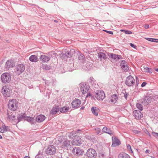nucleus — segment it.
I'll return each mask as SVG.
<instances>
[{
	"mask_svg": "<svg viewBox=\"0 0 158 158\" xmlns=\"http://www.w3.org/2000/svg\"><path fill=\"white\" fill-rule=\"evenodd\" d=\"M2 131H3V133L6 132L7 131V127L5 125H2Z\"/></svg>",
	"mask_w": 158,
	"mask_h": 158,
	"instance_id": "c9c22d12",
	"label": "nucleus"
},
{
	"mask_svg": "<svg viewBox=\"0 0 158 158\" xmlns=\"http://www.w3.org/2000/svg\"><path fill=\"white\" fill-rule=\"evenodd\" d=\"M40 59L41 61L43 63L48 62L50 60L49 57L45 55H42L40 57Z\"/></svg>",
	"mask_w": 158,
	"mask_h": 158,
	"instance_id": "a211bd4d",
	"label": "nucleus"
},
{
	"mask_svg": "<svg viewBox=\"0 0 158 158\" xmlns=\"http://www.w3.org/2000/svg\"><path fill=\"white\" fill-rule=\"evenodd\" d=\"M125 33L126 34H131L132 33V32L131 31L126 30L125 31Z\"/></svg>",
	"mask_w": 158,
	"mask_h": 158,
	"instance_id": "4c0bfd02",
	"label": "nucleus"
},
{
	"mask_svg": "<svg viewBox=\"0 0 158 158\" xmlns=\"http://www.w3.org/2000/svg\"><path fill=\"white\" fill-rule=\"evenodd\" d=\"M98 57L101 61L106 60L107 58L106 55L104 53L101 52L98 54Z\"/></svg>",
	"mask_w": 158,
	"mask_h": 158,
	"instance_id": "5701e85b",
	"label": "nucleus"
},
{
	"mask_svg": "<svg viewBox=\"0 0 158 158\" xmlns=\"http://www.w3.org/2000/svg\"><path fill=\"white\" fill-rule=\"evenodd\" d=\"M26 117L25 114H19L18 116V120L19 121L22 120L23 119H24L25 120Z\"/></svg>",
	"mask_w": 158,
	"mask_h": 158,
	"instance_id": "c85d7f7f",
	"label": "nucleus"
},
{
	"mask_svg": "<svg viewBox=\"0 0 158 158\" xmlns=\"http://www.w3.org/2000/svg\"><path fill=\"white\" fill-rule=\"evenodd\" d=\"M144 131L146 134L148 135L150 137H151V135L148 131L146 129H145L144 130Z\"/></svg>",
	"mask_w": 158,
	"mask_h": 158,
	"instance_id": "58836bf2",
	"label": "nucleus"
},
{
	"mask_svg": "<svg viewBox=\"0 0 158 158\" xmlns=\"http://www.w3.org/2000/svg\"><path fill=\"white\" fill-rule=\"evenodd\" d=\"M130 46H131V47L135 49H136V48L137 47L136 46L134 45L132 43H130Z\"/></svg>",
	"mask_w": 158,
	"mask_h": 158,
	"instance_id": "c03bdc74",
	"label": "nucleus"
},
{
	"mask_svg": "<svg viewBox=\"0 0 158 158\" xmlns=\"http://www.w3.org/2000/svg\"><path fill=\"white\" fill-rule=\"evenodd\" d=\"M103 31L107 33H108L110 34H113V32L112 31H108L106 30H103Z\"/></svg>",
	"mask_w": 158,
	"mask_h": 158,
	"instance_id": "a19ab883",
	"label": "nucleus"
},
{
	"mask_svg": "<svg viewBox=\"0 0 158 158\" xmlns=\"http://www.w3.org/2000/svg\"><path fill=\"white\" fill-rule=\"evenodd\" d=\"M79 85L81 90L83 94H85L88 92L90 88V87L87 83H81Z\"/></svg>",
	"mask_w": 158,
	"mask_h": 158,
	"instance_id": "20e7f679",
	"label": "nucleus"
},
{
	"mask_svg": "<svg viewBox=\"0 0 158 158\" xmlns=\"http://www.w3.org/2000/svg\"><path fill=\"white\" fill-rule=\"evenodd\" d=\"M59 106H55L53 107L51 113L52 114H56L59 112Z\"/></svg>",
	"mask_w": 158,
	"mask_h": 158,
	"instance_id": "b1692460",
	"label": "nucleus"
},
{
	"mask_svg": "<svg viewBox=\"0 0 158 158\" xmlns=\"http://www.w3.org/2000/svg\"><path fill=\"white\" fill-rule=\"evenodd\" d=\"M69 138H71L72 137H73L74 136V134L73 133H71L69 134Z\"/></svg>",
	"mask_w": 158,
	"mask_h": 158,
	"instance_id": "37998d69",
	"label": "nucleus"
},
{
	"mask_svg": "<svg viewBox=\"0 0 158 158\" xmlns=\"http://www.w3.org/2000/svg\"><path fill=\"white\" fill-rule=\"evenodd\" d=\"M95 130L97 131V134H98L101 131L100 129L98 128L95 129Z\"/></svg>",
	"mask_w": 158,
	"mask_h": 158,
	"instance_id": "de8ad7c7",
	"label": "nucleus"
},
{
	"mask_svg": "<svg viewBox=\"0 0 158 158\" xmlns=\"http://www.w3.org/2000/svg\"><path fill=\"white\" fill-rule=\"evenodd\" d=\"M94 79L93 77H90V81L89 82L92 83V84H94Z\"/></svg>",
	"mask_w": 158,
	"mask_h": 158,
	"instance_id": "ea45409f",
	"label": "nucleus"
},
{
	"mask_svg": "<svg viewBox=\"0 0 158 158\" xmlns=\"http://www.w3.org/2000/svg\"><path fill=\"white\" fill-rule=\"evenodd\" d=\"M45 119V117L44 115H40L38 116L36 118V121L38 123H40L43 121Z\"/></svg>",
	"mask_w": 158,
	"mask_h": 158,
	"instance_id": "412c9836",
	"label": "nucleus"
},
{
	"mask_svg": "<svg viewBox=\"0 0 158 158\" xmlns=\"http://www.w3.org/2000/svg\"><path fill=\"white\" fill-rule=\"evenodd\" d=\"M71 104L73 108L76 109L80 106L81 104V101L78 99L76 98L73 101Z\"/></svg>",
	"mask_w": 158,
	"mask_h": 158,
	"instance_id": "f8f14e48",
	"label": "nucleus"
},
{
	"mask_svg": "<svg viewBox=\"0 0 158 158\" xmlns=\"http://www.w3.org/2000/svg\"><path fill=\"white\" fill-rule=\"evenodd\" d=\"M2 136L0 135V139H2Z\"/></svg>",
	"mask_w": 158,
	"mask_h": 158,
	"instance_id": "e2e57ef3",
	"label": "nucleus"
},
{
	"mask_svg": "<svg viewBox=\"0 0 158 158\" xmlns=\"http://www.w3.org/2000/svg\"><path fill=\"white\" fill-rule=\"evenodd\" d=\"M25 120L31 123H33L34 118L31 117L26 116Z\"/></svg>",
	"mask_w": 158,
	"mask_h": 158,
	"instance_id": "c756f323",
	"label": "nucleus"
},
{
	"mask_svg": "<svg viewBox=\"0 0 158 158\" xmlns=\"http://www.w3.org/2000/svg\"><path fill=\"white\" fill-rule=\"evenodd\" d=\"M149 150H147L146 151H145V153H148L149 152Z\"/></svg>",
	"mask_w": 158,
	"mask_h": 158,
	"instance_id": "6e6d98bb",
	"label": "nucleus"
},
{
	"mask_svg": "<svg viewBox=\"0 0 158 158\" xmlns=\"http://www.w3.org/2000/svg\"><path fill=\"white\" fill-rule=\"evenodd\" d=\"M78 59L80 60H83L84 59L85 57L84 55L81 53H79V54L78 55Z\"/></svg>",
	"mask_w": 158,
	"mask_h": 158,
	"instance_id": "2f4dec72",
	"label": "nucleus"
},
{
	"mask_svg": "<svg viewBox=\"0 0 158 158\" xmlns=\"http://www.w3.org/2000/svg\"><path fill=\"white\" fill-rule=\"evenodd\" d=\"M149 27V26L148 24H146L144 26V28L146 29H148Z\"/></svg>",
	"mask_w": 158,
	"mask_h": 158,
	"instance_id": "8fccbe9b",
	"label": "nucleus"
},
{
	"mask_svg": "<svg viewBox=\"0 0 158 158\" xmlns=\"http://www.w3.org/2000/svg\"><path fill=\"white\" fill-rule=\"evenodd\" d=\"M120 65L122 69L125 71H127L128 69V67L127 65V63L124 60H122L120 63Z\"/></svg>",
	"mask_w": 158,
	"mask_h": 158,
	"instance_id": "6ab92c4d",
	"label": "nucleus"
},
{
	"mask_svg": "<svg viewBox=\"0 0 158 158\" xmlns=\"http://www.w3.org/2000/svg\"><path fill=\"white\" fill-rule=\"evenodd\" d=\"M81 109H84V107H82L81 108Z\"/></svg>",
	"mask_w": 158,
	"mask_h": 158,
	"instance_id": "0e129e2a",
	"label": "nucleus"
},
{
	"mask_svg": "<svg viewBox=\"0 0 158 158\" xmlns=\"http://www.w3.org/2000/svg\"><path fill=\"white\" fill-rule=\"evenodd\" d=\"M90 95V94L89 93H88L87 94L86 97H88V96H89Z\"/></svg>",
	"mask_w": 158,
	"mask_h": 158,
	"instance_id": "13d9d810",
	"label": "nucleus"
},
{
	"mask_svg": "<svg viewBox=\"0 0 158 158\" xmlns=\"http://www.w3.org/2000/svg\"><path fill=\"white\" fill-rule=\"evenodd\" d=\"M14 65L13 61L12 60H8L6 64V67L8 69L13 67Z\"/></svg>",
	"mask_w": 158,
	"mask_h": 158,
	"instance_id": "4be33fe9",
	"label": "nucleus"
},
{
	"mask_svg": "<svg viewBox=\"0 0 158 158\" xmlns=\"http://www.w3.org/2000/svg\"><path fill=\"white\" fill-rule=\"evenodd\" d=\"M84 151L79 147H74L72 150V153L74 155L77 156L81 155L83 154Z\"/></svg>",
	"mask_w": 158,
	"mask_h": 158,
	"instance_id": "9d476101",
	"label": "nucleus"
},
{
	"mask_svg": "<svg viewBox=\"0 0 158 158\" xmlns=\"http://www.w3.org/2000/svg\"><path fill=\"white\" fill-rule=\"evenodd\" d=\"M38 59L37 56L35 55H31L29 58V60L30 61L35 62H37Z\"/></svg>",
	"mask_w": 158,
	"mask_h": 158,
	"instance_id": "bb28decb",
	"label": "nucleus"
},
{
	"mask_svg": "<svg viewBox=\"0 0 158 158\" xmlns=\"http://www.w3.org/2000/svg\"><path fill=\"white\" fill-rule=\"evenodd\" d=\"M153 42L158 43V39H153Z\"/></svg>",
	"mask_w": 158,
	"mask_h": 158,
	"instance_id": "09e8293b",
	"label": "nucleus"
},
{
	"mask_svg": "<svg viewBox=\"0 0 158 158\" xmlns=\"http://www.w3.org/2000/svg\"><path fill=\"white\" fill-rule=\"evenodd\" d=\"M137 108L140 110H143V106L140 103H137L136 104Z\"/></svg>",
	"mask_w": 158,
	"mask_h": 158,
	"instance_id": "473e14b6",
	"label": "nucleus"
},
{
	"mask_svg": "<svg viewBox=\"0 0 158 158\" xmlns=\"http://www.w3.org/2000/svg\"><path fill=\"white\" fill-rule=\"evenodd\" d=\"M127 148L128 149V150H129L130 149L131 152H133V151H132L131 149V146L130 145H128L127 146Z\"/></svg>",
	"mask_w": 158,
	"mask_h": 158,
	"instance_id": "a18cd8bd",
	"label": "nucleus"
},
{
	"mask_svg": "<svg viewBox=\"0 0 158 158\" xmlns=\"http://www.w3.org/2000/svg\"><path fill=\"white\" fill-rule=\"evenodd\" d=\"M54 21H55V22H57V21H56V20H54Z\"/></svg>",
	"mask_w": 158,
	"mask_h": 158,
	"instance_id": "338daca9",
	"label": "nucleus"
},
{
	"mask_svg": "<svg viewBox=\"0 0 158 158\" xmlns=\"http://www.w3.org/2000/svg\"><path fill=\"white\" fill-rule=\"evenodd\" d=\"M118 98L117 95L114 94L111 96L110 100H109V102L112 104H114L117 101Z\"/></svg>",
	"mask_w": 158,
	"mask_h": 158,
	"instance_id": "aec40b11",
	"label": "nucleus"
},
{
	"mask_svg": "<svg viewBox=\"0 0 158 158\" xmlns=\"http://www.w3.org/2000/svg\"><path fill=\"white\" fill-rule=\"evenodd\" d=\"M0 132L1 133H3V131H2V129L0 127Z\"/></svg>",
	"mask_w": 158,
	"mask_h": 158,
	"instance_id": "4d7b16f0",
	"label": "nucleus"
},
{
	"mask_svg": "<svg viewBox=\"0 0 158 158\" xmlns=\"http://www.w3.org/2000/svg\"><path fill=\"white\" fill-rule=\"evenodd\" d=\"M133 115L137 119H139L143 117V114L139 110H135L133 112Z\"/></svg>",
	"mask_w": 158,
	"mask_h": 158,
	"instance_id": "4468645a",
	"label": "nucleus"
},
{
	"mask_svg": "<svg viewBox=\"0 0 158 158\" xmlns=\"http://www.w3.org/2000/svg\"><path fill=\"white\" fill-rule=\"evenodd\" d=\"M102 131L112 135H113V132L110 129L107 128L106 127H104L102 129Z\"/></svg>",
	"mask_w": 158,
	"mask_h": 158,
	"instance_id": "393cba45",
	"label": "nucleus"
},
{
	"mask_svg": "<svg viewBox=\"0 0 158 158\" xmlns=\"http://www.w3.org/2000/svg\"><path fill=\"white\" fill-rule=\"evenodd\" d=\"M145 39L147 40H148L152 42L153 41V38H146Z\"/></svg>",
	"mask_w": 158,
	"mask_h": 158,
	"instance_id": "79ce46f5",
	"label": "nucleus"
},
{
	"mask_svg": "<svg viewBox=\"0 0 158 158\" xmlns=\"http://www.w3.org/2000/svg\"><path fill=\"white\" fill-rule=\"evenodd\" d=\"M94 96L98 100H102L104 99L105 95L103 91L98 90L95 93Z\"/></svg>",
	"mask_w": 158,
	"mask_h": 158,
	"instance_id": "39448f33",
	"label": "nucleus"
},
{
	"mask_svg": "<svg viewBox=\"0 0 158 158\" xmlns=\"http://www.w3.org/2000/svg\"><path fill=\"white\" fill-rule=\"evenodd\" d=\"M11 77L10 74L7 73H3L1 76V79L4 83H9L11 80Z\"/></svg>",
	"mask_w": 158,
	"mask_h": 158,
	"instance_id": "f03ea898",
	"label": "nucleus"
},
{
	"mask_svg": "<svg viewBox=\"0 0 158 158\" xmlns=\"http://www.w3.org/2000/svg\"><path fill=\"white\" fill-rule=\"evenodd\" d=\"M62 139V137H60V139Z\"/></svg>",
	"mask_w": 158,
	"mask_h": 158,
	"instance_id": "69168bd1",
	"label": "nucleus"
},
{
	"mask_svg": "<svg viewBox=\"0 0 158 158\" xmlns=\"http://www.w3.org/2000/svg\"><path fill=\"white\" fill-rule=\"evenodd\" d=\"M136 85L137 86H138V81H139V80H138V81H137V79L138 80V78H137V77H136Z\"/></svg>",
	"mask_w": 158,
	"mask_h": 158,
	"instance_id": "864d4df0",
	"label": "nucleus"
},
{
	"mask_svg": "<svg viewBox=\"0 0 158 158\" xmlns=\"http://www.w3.org/2000/svg\"><path fill=\"white\" fill-rule=\"evenodd\" d=\"M144 70L145 72H148L149 73H151L152 72V71H150V69L148 67H146L144 68Z\"/></svg>",
	"mask_w": 158,
	"mask_h": 158,
	"instance_id": "f704fd0d",
	"label": "nucleus"
},
{
	"mask_svg": "<svg viewBox=\"0 0 158 158\" xmlns=\"http://www.w3.org/2000/svg\"><path fill=\"white\" fill-rule=\"evenodd\" d=\"M69 110V107L65 106L60 109V112L62 113L67 112Z\"/></svg>",
	"mask_w": 158,
	"mask_h": 158,
	"instance_id": "7c9ffc66",
	"label": "nucleus"
},
{
	"mask_svg": "<svg viewBox=\"0 0 158 158\" xmlns=\"http://www.w3.org/2000/svg\"><path fill=\"white\" fill-rule=\"evenodd\" d=\"M152 100V98L151 97L145 96L143 98V100L142 101V102L145 105H146L150 103Z\"/></svg>",
	"mask_w": 158,
	"mask_h": 158,
	"instance_id": "f3484780",
	"label": "nucleus"
},
{
	"mask_svg": "<svg viewBox=\"0 0 158 158\" xmlns=\"http://www.w3.org/2000/svg\"><path fill=\"white\" fill-rule=\"evenodd\" d=\"M70 142L68 139H64L63 141L62 145H61V148L64 149H67L68 148H71V145L70 144Z\"/></svg>",
	"mask_w": 158,
	"mask_h": 158,
	"instance_id": "9b49d317",
	"label": "nucleus"
},
{
	"mask_svg": "<svg viewBox=\"0 0 158 158\" xmlns=\"http://www.w3.org/2000/svg\"><path fill=\"white\" fill-rule=\"evenodd\" d=\"M112 146L115 147L118 146L121 144L120 140L116 137L113 136L112 138Z\"/></svg>",
	"mask_w": 158,
	"mask_h": 158,
	"instance_id": "2eb2a0df",
	"label": "nucleus"
},
{
	"mask_svg": "<svg viewBox=\"0 0 158 158\" xmlns=\"http://www.w3.org/2000/svg\"><path fill=\"white\" fill-rule=\"evenodd\" d=\"M28 87L29 89H31L33 88V85H29Z\"/></svg>",
	"mask_w": 158,
	"mask_h": 158,
	"instance_id": "5fc2aeb1",
	"label": "nucleus"
},
{
	"mask_svg": "<svg viewBox=\"0 0 158 158\" xmlns=\"http://www.w3.org/2000/svg\"><path fill=\"white\" fill-rule=\"evenodd\" d=\"M9 109L11 110H15L18 108V103L15 99H12L9 100L8 104Z\"/></svg>",
	"mask_w": 158,
	"mask_h": 158,
	"instance_id": "f257e3e1",
	"label": "nucleus"
},
{
	"mask_svg": "<svg viewBox=\"0 0 158 158\" xmlns=\"http://www.w3.org/2000/svg\"><path fill=\"white\" fill-rule=\"evenodd\" d=\"M109 158H111V157H109Z\"/></svg>",
	"mask_w": 158,
	"mask_h": 158,
	"instance_id": "774afa93",
	"label": "nucleus"
},
{
	"mask_svg": "<svg viewBox=\"0 0 158 158\" xmlns=\"http://www.w3.org/2000/svg\"><path fill=\"white\" fill-rule=\"evenodd\" d=\"M152 135L155 137L158 138V133L155 132H153L152 133Z\"/></svg>",
	"mask_w": 158,
	"mask_h": 158,
	"instance_id": "e433bc0d",
	"label": "nucleus"
},
{
	"mask_svg": "<svg viewBox=\"0 0 158 158\" xmlns=\"http://www.w3.org/2000/svg\"><path fill=\"white\" fill-rule=\"evenodd\" d=\"M56 148L53 145H50L48 147L47 149L46 153L49 155H53L56 153Z\"/></svg>",
	"mask_w": 158,
	"mask_h": 158,
	"instance_id": "6e6552de",
	"label": "nucleus"
},
{
	"mask_svg": "<svg viewBox=\"0 0 158 158\" xmlns=\"http://www.w3.org/2000/svg\"><path fill=\"white\" fill-rule=\"evenodd\" d=\"M25 158H30V157L27 156H26L25 157Z\"/></svg>",
	"mask_w": 158,
	"mask_h": 158,
	"instance_id": "052dcab7",
	"label": "nucleus"
},
{
	"mask_svg": "<svg viewBox=\"0 0 158 158\" xmlns=\"http://www.w3.org/2000/svg\"><path fill=\"white\" fill-rule=\"evenodd\" d=\"M118 158H130L129 156L125 153L119 154L118 156Z\"/></svg>",
	"mask_w": 158,
	"mask_h": 158,
	"instance_id": "cd10ccee",
	"label": "nucleus"
},
{
	"mask_svg": "<svg viewBox=\"0 0 158 158\" xmlns=\"http://www.w3.org/2000/svg\"><path fill=\"white\" fill-rule=\"evenodd\" d=\"M135 81L133 77L131 76H129L126 78L125 83L127 86H131L134 85Z\"/></svg>",
	"mask_w": 158,
	"mask_h": 158,
	"instance_id": "0eeeda50",
	"label": "nucleus"
},
{
	"mask_svg": "<svg viewBox=\"0 0 158 158\" xmlns=\"http://www.w3.org/2000/svg\"><path fill=\"white\" fill-rule=\"evenodd\" d=\"M25 67L23 64L18 65L15 69L16 72L18 74L22 73L24 71Z\"/></svg>",
	"mask_w": 158,
	"mask_h": 158,
	"instance_id": "1a4fd4ad",
	"label": "nucleus"
},
{
	"mask_svg": "<svg viewBox=\"0 0 158 158\" xmlns=\"http://www.w3.org/2000/svg\"><path fill=\"white\" fill-rule=\"evenodd\" d=\"M155 71H156L157 72H158V69H155Z\"/></svg>",
	"mask_w": 158,
	"mask_h": 158,
	"instance_id": "680f3d73",
	"label": "nucleus"
},
{
	"mask_svg": "<svg viewBox=\"0 0 158 158\" xmlns=\"http://www.w3.org/2000/svg\"><path fill=\"white\" fill-rule=\"evenodd\" d=\"M65 56H66L67 57H70L72 56L73 54L71 53V52L69 51H68L65 54Z\"/></svg>",
	"mask_w": 158,
	"mask_h": 158,
	"instance_id": "72a5a7b5",
	"label": "nucleus"
},
{
	"mask_svg": "<svg viewBox=\"0 0 158 158\" xmlns=\"http://www.w3.org/2000/svg\"><path fill=\"white\" fill-rule=\"evenodd\" d=\"M82 140L79 137H77L76 139L72 140L71 144L74 145H79L82 143Z\"/></svg>",
	"mask_w": 158,
	"mask_h": 158,
	"instance_id": "dca6fc26",
	"label": "nucleus"
},
{
	"mask_svg": "<svg viewBox=\"0 0 158 158\" xmlns=\"http://www.w3.org/2000/svg\"><path fill=\"white\" fill-rule=\"evenodd\" d=\"M91 111L93 114L97 116L98 114L99 109L96 107H93L91 108Z\"/></svg>",
	"mask_w": 158,
	"mask_h": 158,
	"instance_id": "a878e982",
	"label": "nucleus"
},
{
	"mask_svg": "<svg viewBox=\"0 0 158 158\" xmlns=\"http://www.w3.org/2000/svg\"><path fill=\"white\" fill-rule=\"evenodd\" d=\"M126 30H123V29H121L120 30V31H122V32H124V33H125V31Z\"/></svg>",
	"mask_w": 158,
	"mask_h": 158,
	"instance_id": "bf43d9fd",
	"label": "nucleus"
},
{
	"mask_svg": "<svg viewBox=\"0 0 158 158\" xmlns=\"http://www.w3.org/2000/svg\"><path fill=\"white\" fill-rule=\"evenodd\" d=\"M35 158H43V157L42 156H36Z\"/></svg>",
	"mask_w": 158,
	"mask_h": 158,
	"instance_id": "3c124183",
	"label": "nucleus"
},
{
	"mask_svg": "<svg viewBox=\"0 0 158 158\" xmlns=\"http://www.w3.org/2000/svg\"><path fill=\"white\" fill-rule=\"evenodd\" d=\"M86 156L88 158H95L97 156V153L94 149L90 148L87 150L86 152Z\"/></svg>",
	"mask_w": 158,
	"mask_h": 158,
	"instance_id": "7ed1b4c3",
	"label": "nucleus"
},
{
	"mask_svg": "<svg viewBox=\"0 0 158 158\" xmlns=\"http://www.w3.org/2000/svg\"><path fill=\"white\" fill-rule=\"evenodd\" d=\"M1 92L4 96L8 97L10 96L11 91L7 86L5 85L2 87Z\"/></svg>",
	"mask_w": 158,
	"mask_h": 158,
	"instance_id": "423d86ee",
	"label": "nucleus"
},
{
	"mask_svg": "<svg viewBox=\"0 0 158 158\" xmlns=\"http://www.w3.org/2000/svg\"><path fill=\"white\" fill-rule=\"evenodd\" d=\"M108 56L111 60H115L116 61H117L122 58V57L120 55H116L112 53H109Z\"/></svg>",
	"mask_w": 158,
	"mask_h": 158,
	"instance_id": "ddd939ff",
	"label": "nucleus"
},
{
	"mask_svg": "<svg viewBox=\"0 0 158 158\" xmlns=\"http://www.w3.org/2000/svg\"><path fill=\"white\" fill-rule=\"evenodd\" d=\"M128 95V94L127 93H126L124 94V97L126 99L127 98V96Z\"/></svg>",
	"mask_w": 158,
	"mask_h": 158,
	"instance_id": "603ef678",
	"label": "nucleus"
},
{
	"mask_svg": "<svg viewBox=\"0 0 158 158\" xmlns=\"http://www.w3.org/2000/svg\"><path fill=\"white\" fill-rule=\"evenodd\" d=\"M147 84V83L145 82H143L141 84V86L142 87H143L145 86Z\"/></svg>",
	"mask_w": 158,
	"mask_h": 158,
	"instance_id": "49530a36",
	"label": "nucleus"
}]
</instances>
